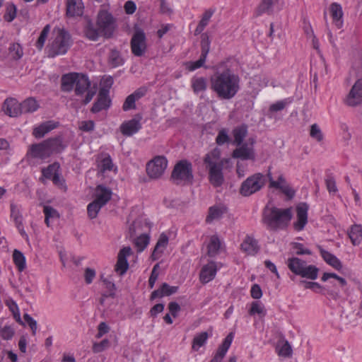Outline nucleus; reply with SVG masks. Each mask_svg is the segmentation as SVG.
<instances>
[{"label": "nucleus", "instance_id": "e433bc0d", "mask_svg": "<svg viewBox=\"0 0 362 362\" xmlns=\"http://www.w3.org/2000/svg\"><path fill=\"white\" fill-rule=\"evenodd\" d=\"M84 33L86 37L92 41H96L103 36L98 27L95 28L94 25L89 22L85 28Z\"/></svg>", "mask_w": 362, "mask_h": 362}, {"label": "nucleus", "instance_id": "680f3d73", "mask_svg": "<svg viewBox=\"0 0 362 362\" xmlns=\"http://www.w3.org/2000/svg\"><path fill=\"white\" fill-rule=\"evenodd\" d=\"M300 283L303 284L305 288L311 289L316 293H320L322 290V286L317 282L302 281Z\"/></svg>", "mask_w": 362, "mask_h": 362}, {"label": "nucleus", "instance_id": "f3484780", "mask_svg": "<svg viewBox=\"0 0 362 362\" xmlns=\"http://www.w3.org/2000/svg\"><path fill=\"white\" fill-rule=\"evenodd\" d=\"M308 206L305 203L298 204L296 207V221L293 227L296 230H301L308 223Z\"/></svg>", "mask_w": 362, "mask_h": 362}, {"label": "nucleus", "instance_id": "393cba45", "mask_svg": "<svg viewBox=\"0 0 362 362\" xmlns=\"http://www.w3.org/2000/svg\"><path fill=\"white\" fill-rule=\"evenodd\" d=\"M98 168L100 173H105L110 171H116L117 167L113 164L110 155L102 153L98 158Z\"/></svg>", "mask_w": 362, "mask_h": 362}, {"label": "nucleus", "instance_id": "bb28decb", "mask_svg": "<svg viewBox=\"0 0 362 362\" xmlns=\"http://www.w3.org/2000/svg\"><path fill=\"white\" fill-rule=\"evenodd\" d=\"M84 6L81 0H66V15L69 17L81 16Z\"/></svg>", "mask_w": 362, "mask_h": 362}, {"label": "nucleus", "instance_id": "a19ab883", "mask_svg": "<svg viewBox=\"0 0 362 362\" xmlns=\"http://www.w3.org/2000/svg\"><path fill=\"white\" fill-rule=\"evenodd\" d=\"M276 351L279 356L290 357L292 354V348L287 341H280L276 346Z\"/></svg>", "mask_w": 362, "mask_h": 362}, {"label": "nucleus", "instance_id": "4d7b16f0", "mask_svg": "<svg viewBox=\"0 0 362 362\" xmlns=\"http://www.w3.org/2000/svg\"><path fill=\"white\" fill-rule=\"evenodd\" d=\"M310 135L317 141H321L323 139V134L322 131L319 126L316 124H314L310 127Z\"/></svg>", "mask_w": 362, "mask_h": 362}, {"label": "nucleus", "instance_id": "58836bf2", "mask_svg": "<svg viewBox=\"0 0 362 362\" xmlns=\"http://www.w3.org/2000/svg\"><path fill=\"white\" fill-rule=\"evenodd\" d=\"M38 108V103L33 98H28L21 103V114L33 112Z\"/></svg>", "mask_w": 362, "mask_h": 362}, {"label": "nucleus", "instance_id": "f257e3e1", "mask_svg": "<svg viewBox=\"0 0 362 362\" xmlns=\"http://www.w3.org/2000/svg\"><path fill=\"white\" fill-rule=\"evenodd\" d=\"M210 81L211 88L221 99L234 98L240 88V76L229 69L216 72Z\"/></svg>", "mask_w": 362, "mask_h": 362}, {"label": "nucleus", "instance_id": "6e6552de", "mask_svg": "<svg viewBox=\"0 0 362 362\" xmlns=\"http://www.w3.org/2000/svg\"><path fill=\"white\" fill-rule=\"evenodd\" d=\"M76 95L81 97L85 104L88 103L93 99L96 93V88L91 87V83L88 78L79 74L74 88Z\"/></svg>", "mask_w": 362, "mask_h": 362}, {"label": "nucleus", "instance_id": "69168bd1", "mask_svg": "<svg viewBox=\"0 0 362 362\" xmlns=\"http://www.w3.org/2000/svg\"><path fill=\"white\" fill-rule=\"evenodd\" d=\"M25 321L28 323L29 327H30L33 334H35L37 329V324L36 320H35L31 316L28 314H25L23 316Z\"/></svg>", "mask_w": 362, "mask_h": 362}, {"label": "nucleus", "instance_id": "c85d7f7f", "mask_svg": "<svg viewBox=\"0 0 362 362\" xmlns=\"http://www.w3.org/2000/svg\"><path fill=\"white\" fill-rule=\"evenodd\" d=\"M57 127V124L53 121H47L33 128V135L37 138H42L45 134Z\"/></svg>", "mask_w": 362, "mask_h": 362}, {"label": "nucleus", "instance_id": "13d9d810", "mask_svg": "<svg viewBox=\"0 0 362 362\" xmlns=\"http://www.w3.org/2000/svg\"><path fill=\"white\" fill-rule=\"evenodd\" d=\"M329 279H336L339 283V284L341 286H344L346 284V280L344 278L337 276L334 273L325 272V273L323 274L321 279H322V281H327Z\"/></svg>", "mask_w": 362, "mask_h": 362}, {"label": "nucleus", "instance_id": "9b49d317", "mask_svg": "<svg viewBox=\"0 0 362 362\" xmlns=\"http://www.w3.org/2000/svg\"><path fill=\"white\" fill-rule=\"evenodd\" d=\"M167 166L168 160L164 156H156L146 165L147 175L152 179H158L163 175Z\"/></svg>", "mask_w": 362, "mask_h": 362}, {"label": "nucleus", "instance_id": "5701e85b", "mask_svg": "<svg viewBox=\"0 0 362 362\" xmlns=\"http://www.w3.org/2000/svg\"><path fill=\"white\" fill-rule=\"evenodd\" d=\"M112 192L111 189L103 185H98L94 192V199L102 205H105L111 199Z\"/></svg>", "mask_w": 362, "mask_h": 362}, {"label": "nucleus", "instance_id": "0eeeda50", "mask_svg": "<svg viewBox=\"0 0 362 362\" xmlns=\"http://www.w3.org/2000/svg\"><path fill=\"white\" fill-rule=\"evenodd\" d=\"M171 177L177 185L191 183L193 180L192 165L186 160L177 163L173 170Z\"/></svg>", "mask_w": 362, "mask_h": 362}, {"label": "nucleus", "instance_id": "774afa93", "mask_svg": "<svg viewBox=\"0 0 362 362\" xmlns=\"http://www.w3.org/2000/svg\"><path fill=\"white\" fill-rule=\"evenodd\" d=\"M109 341L107 339H104L99 343H95L93 346V350L95 353H99L107 349Z\"/></svg>", "mask_w": 362, "mask_h": 362}, {"label": "nucleus", "instance_id": "ddd939ff", "mask_svg": "<svg viewBox=\"0 0 362 362\" xmlns=\"http://www.w3.org/2000/svg\"><path fill=\"white\" fill-rule=\"evenodd\" d=\"M254 144L255 140L249 139L246 143L241 144L233 151V157L242 160H255Z\"/></svg>", "mask_w": 362, "mask_h": 362}, {"label": "nucleus", "instance_id": "aec40b11", "mask_svg": "<svg viewBox=\"0 0 362 362\" xmlns=\"http://www.w3.org/2000/svg\"><path fill=\"white\" fill-rule=\"evenodd\" d=\"M111 100L107 93V89L105 88H101L99 91L98 98L97 101L94 103L92 107L93 112H98L102 110L107 109L110 105Z\"/></svg>", "mask_w": 362, "mask_h": 362}, {"label": "nucleus", "instance_id": "8fccbe9b", "mask_svg": "<svg viewBox=\"0 0 362 362\" xmlns=\"http://www.w3.org/2000/svg\"><path fill=\"white\" fill-rule=\"evenodd\" d=\"M103 206H104V205H102V204L94 199L87 206L88 216L92 219L96 218L98 212Z\"/></svg>", "mask_w": 362, "mask_h": 362}, {"label": "nucleus", "instance_id": "cd10ccee", "mask_svg": "<svg viewBox=\"0 0 362 362\" xmlns=\"http://www.w3.org/2000/svg\"><path fill=\"white\" fill-rule=\"evenodd\" d=\"M168 241L169 238L165 233H163L160 235L158 242L151 254V258L153 260L158 259L162 256L168 245Z\"/></svg>", "mask_w": 362, "mask_h": 362}, {"label": "nucleus", "instance_id": "5fc2aeb1", "mask_svg": "<svg viewBox=\"0 0 362 362\" xmlns=\"http://www.w3.org/2000/svg\"><path fill=\"white\" fill-rule=\"evenodd\" d=\"M149 243V237L142 234L135 240V245L139 252L143 251Z\"/></svg>", "mask_w": 362, "mask_h": 362}, {"label": "nucleus", "instance_id": "423d86ee", "mask_svg": "<svg viewBox=\"0 0 362 362\" xmlns=\"http://www.w3.org/2000/svg\"><path fill=\"white\" fill-rule=\"evenodd\" d=\"M287 265L293 273L303 278L311 280H315L317 278L318 269L314 265L308 264L305 261L298 257L288 259Z\"/></svg>", "mask_w": 362, "mask_h": 362}, {"label": "nucleus", "instance_id": "4c0bfd02", "mask_svg": "<svg viewBox=\"0 0 362 362\" xmlns=\"http://www.w3.org/2000/svg\"><path fill=\"white\" fill-rule=\"evenodd\" d=\"M247 134V127L245 125H241L235 127L233 130V136L234 138L233 143L237 146H240Z\"/></svg>", "mask_w": 362, "mask_h": 362}, {"label": "nucleus", "instance_id": "e2e57ef3", "mask_svg": "<svg viewBox=\"0 0 362 362\" xmlns=\"http://www.w3.org/2000/svg\"><path fill=\"white\" fill-rule=\"evenodd\" d=\"M229 141L228 131L226 129H222L219 131L218 136L216 139V142L218 145H223Z\"/></svg>", "mask_w": 362, "mask_h": 362}, {"label": "nucleus", "instance_id": "bf43d9fd", "mask_svg": "<svg viewBox=\"0 0 362 362\" xmlns=\"http://www.w3.org/2000/svg\"><path fill=\"white\" fill-rule=\"evenodd\" d=\"M16 16V8L13 4H8L6 6V11L4 14V19L8 21H12Z\"/></svg>", "mask_w": 362, "mask_h": 362}, {"label": "nucleus", "instance_id": "6e6d98bb", "mask_svg": "<svg viewBox=\"0 0 362 362\" xmlns=\"http://www.w3.org/2000/svg\"><path fill=\"white\" fill-rule=\"evenodd\" d=\"M206 57H204L203 56H200L199 59H198L196 62H188L185 64L186 68L189 71H193L202 66L206 62Z\"/></svg>", "mask_w": 362, "mask_h": 362}, {"label": "nucleus", "instance_id": "c03bdc74", "mask_svg": "<svg viewBox=\"0 0 362 362\" xmlns=\"http://www.w3.org/2000/svg\"><path fill=\"white\" fill-rule=\"evenodd\" d=\"M13 260L19 271L25 269V257L21 252L18 250H14L13 253Z\"/></svg>", "mask_w": 362, "mask_h": 362}, {"label": "nucleus", "instance_id": "f8f14e48", "mask_svg": "<svg viewBox=\"0 0 362 362\" xmlns=\"http://www.w3.org/2000/svg\"><path fill=\"white\" fill-rule=\"evenodd\" d=\"M284 4V0H262L256 8L254 15L259 17L264 13L273 14L276 11H281Z\"/></svg>", "mask_w": 362, "mask_h": 362}, {"label": "nucleus", "instance_id": "4468645a", "mask_svg": "<svg viewBox=\"0 0 362 362\" xmlns=\"http://www.w3.org/2000/svg\"><path fill=\"white\" fill-rule=\"evenodd\" d=\"M345 103L352 107L362 103V79L356 81L348 94Z\"/></svg>", "mask_w": 362, "mask_h": 362}, {"label": "nucleus", "instance_id": "4be33fe9", "mask_svg": "<svg viewBox=\"0 0 362 362\" xmlns=\"http://www.w3.org/2000/svg\"><path fill=\"white\" fill-rule=\"evenodd\" d=\"M233 339V334L230 333L223 340L221 345L218 347L213 358L210 362H221L229 349Z\"/></svg>", "mask_w": 362, "mask_h": 362}, {"label": "nucleus", "instance_id": "7ed1b4c3", "mask_svg": "<svg viewBox=\"0 0 362 362\" xmlns=\"http://www.w3.org/2000/svg\"><path fill=\"white\" fill-rule=\"evenodd\" d=\"M292 217L291 209H278L267 206L264 210V223L271 229L286 227Z\"/></svg>", "mask_w": 362, "mask_h": 362}, {"label": "nucleus", "instance_id": "a878e982", "mask_svg": "<svg viewBox=\"0 0 362 362\" xmlns=\"http://www.w3.org/2000/svg\"><path fill=\"white\" fill-rule=\"evenodd\" d=\"M329 11L334 25L338 28L343 26V10L341 6L338 3H332L329 6Z\"/></svg>", "mask_w": 362, "mask_h": 362}, {"label": "nucleus", "instance_id": "f03ea898", "mask_svg": "<svg viewBox=\"0 0 362 362\" xmlns=\"http://www.w3.org/2000/svg\"><path fill=\"white\" fill-rule=\"evenodd\" d=\"M224 161L225 160L221 158L218 148L213 149L204 157L203 163L209 174V181L214 187H219L224 182L223 173Z\"/></svg>", "mask_w": 362, "mask_h": 362}, {"label": "nucleus", "instance_id": "c756f323", "mask_svg": "<svg viewBox=\"0 0 362 362\" xmlns=\"http://www.w3.org/2000/svg\"><path fill=\"white\" fill-rule=\"evenodd\" d=\"M78 75V73H69L63 75L61 84L62 90L64 92H70L75 88Z\"/></svg>", "mask_w": 362, "mask_h": 362}, {"label": "nucleus", "instance_id": "79ce46f5", "mask_svg": "<svg viewBox=\"0 0 362 362\" xmlns=\"http://www.w3.org/2000/svg\"><path fill=\"white\" fill-rule=\"evenodd\" d=\"M208 337V333L206 332L197 334L193 339L192 346V349L194 351H198L202 346L206 344Z\"/></svg>", "mask_w": 362, "mask_h": 362}, {"label": "nucleus", "instance_id": "2f4dec72", "mask_svg": "<svg viewBox=\"0 0 362 362\" xmlns=\"http://www.w3.org/2000/svg\"><path fill=\"white\" fill-rule=\"evenodd\" d=\"M320 251L322 257L328 264L337 270L342 269L341 261L335 255L322 248Z\"/></svg>", "mask_w": 362, "mask_h": 362}, {"label": "nucleus", "instance_id": "473e14b6", "mask_svg": "<svg viewBox=\"0 0 362 362\" xmlns=\"http://www.w3.org/2000/svg\"><path fill=\"white\" fill-rule=\"evenodd\" d=\"M349 237L354 245H358L362 242V226H352L349 231Z\"/></svg>", "mask_w": 362, "mask_h": 362}, {"label": "nucleus", "instance_id": "6ab92c4d", "mask_svg": "<svg viewBox=\"0 0 362 362\" xmlns=\"http://www.w3.org/2000/svg\"><path fill=\"white\" fill-rule=\"evenodd\" d=\"M131 248L129 247H123L119 252L117 262L115 265V271L119 275H123L128 269L129 264L127 262V257L131 254Z\"/></svg>", "mask_w": 362, "mask_h": 362}, {"label": "nucleus", "instance_id": "de8ad7c7", "mask_svg": "<svg viewBox=\"0 0 362 362\" xmlns=\"http://www.w3.org/2000/svg\"><path fill=\"white\" fill-rule=\"evenodd\" d=\"M293 100L291 98H285L281 100L276 101L269 106V111L270 112H276L282 110L287 105L292 103Z\"/></svg>", "mask_w": 362, "mask_h": 362}, {"label": "nucleus", "instance_id": "1a4fd4ad", "mask_svg": "<svg viewBox=\"0 0 362 362\" xmlns=\"http://www.w3.org/2000/svg\"><path fill=\"white\" fill-rule=\"evenodd\" d=\"M97 27L102 33L103 37H110L115 28V21L112 14L106 10H100L97 16Z\"/></svg>", "mask_w": 362, "mask_h": 362}, {"label": "nucleus", "instance_id": "a211bd4d", "mask_svg": "<svg viewBox=\"0 0 362 362\" xmlns=\"http://www.w3.org/2000/svg\"><path fill=\"white\" fill-rule=\"evenodd\" d=\"M141 117L136 115L134 118L123 122L120 127L121 132L128 136L136 133L141 128Z\"/></svg>", "mask_w": 362, "mask_h": 362}, {"label": "nucleus", "instance_id": "09e8293b", "mask_svg": "<svg viewBox=\"0 0 362 362\" xmlns=\"http://www.w3.org/2000/svg\"><path fill=\"white\" fill-rule=\"evenodd\" d=\"M8 54L13 59H19L23 55V48L18 43H13L9 47Z\"/></svg>", "mask_w": 362, "mask_h": 362}, {"label": "nucleus", "instance_id": "dca6fc26", "mask_svg": "<svg viewBox=\"0 0 362 362\" xmlns=\"http://www.w3.org/2000/svg\"><path fill=\"white\" fill-rule=\"evenodd\" d=\"M131 47L134 55L138 57L143 55L146 49L145 35L143 32L138 31L133 35Z\"/></svg>", "mask_w": 362, "mask_h": 362}, {"label": "nucleus", "instance_id": "338daca9", "mask_svg": "<svg viewBox=\"0 0 362 362\" xmlns=\"http://www.w3.org/2000/svg\"><path fill=\"white\" fill-rule=\"evenodd\" d=\"M161 288L163 291V294L164 296L172 295L173 293H175L178 290L177 286H171L166 283L163 284V285L161 286Z\"/></svg>", "mask_w": 362, "mask_h": 362}, {"label": "nucleus", "instance_id": "39448f33", "mask_svg": "<svg viewBox=\"0 0 362 362\" xmlns=\"http://www.w3.org/2000/svg\"><path fill=\"white\" fill-rule=\"evenodd\" d=\"M60 141L57 139L45 140L30 146L28 155L33 158L45 160L58 151Z\"/></svg>", "mask_w": 362, "mask_h": 362}, {"label": "nucleus", "instance_id": "b1692460", "mask_svg": "<svg viewBox=\"0 0 362 362\" xmlns=\"http://www.w3.org/2000/svg\"><path fill=\"white\" fill-rule=\"evenodd\" d=\"M2 109L4 113L10 117H18L21 114V103L14 98L6 99Z\"/></svg>", "mask_w": 362, "mask_h": 362}, {"label": "nucleus", "instance_id": "f704fd0d", "mask_svg": "<svg viewBox=\"0 0 362 362\" xmlns=\"http://www.w3.org/2000/svg\"><path fill=\"white\" fill-rule=\"evenodd\" d=\"M191 86L196 94L203 93L207 88V80L204 77H193L191 80Z\"/></svg>", "mask_w": 362, "mask_h": 362}, {"label": "nucleus", "instance_id": "052dcab7", "mask_svg": "<svg viewBox=\"0 0 362 362\" xmlns=\"http://www.w3.org/2000/svg\"><path fill=\"white\" fill-rule=\"evenodd\" d=\"M15 334L14 329L11 325H5L2 327L1 339L4 340H10Z\"/></svg>", "mask_w": 362, "mask_h": 362}, {"label": "nucleus", "instance_id": "864d4df0", "mask_svg": "<svg viewBox=\"0 0 362 362\" xmlns=\"http://www.w3.org/2000/svg\"><path fill=\"white\" fill-rule=\"evenodd\" d=\"M51 27L49 25H46L44 28L42 29L37 42H36V47L39 49H42V48L44 47V45L45 43V41L47 38V36L50 32Z\"/></svg>", "mask_w": 362, "mask_h": 362}, {"label": "nucleus", "instance_id": "412c9836", "mask_svg": "<svg viewBox=\"0 0 362 362\" xmlns=\"http://www.w3.org/2000/svg\"><path fill=\"white\" fill-rule=\"evenodd\" d=\"M268 178L269 181V187L279 189L288 197H292L294 194L293 190H292L287 185L281 174L278 176L276 181L274 180L270 173H268Z\"/></svg>", "mask_w": 362, "mask_h": 362}, {"label": "nucleus", "instance_id": "9d476101", "mask_svg": "<svg viewBox=\"0 0 362 362\" xmlns=\"http://www.w3.org/2000/svg\"><path fill=\"white\" fill-rule=\"evenodd\" d=\"M265 177L261 173H256L246 179L240 187V192L243 196H250L259 189L264 185Z\"/></svg>", "mask_w": 362, "mask_h": 362}, {"label": "nucleus", "instance_id": "2eb2a0df", "mask_svg": "<svg viewBox=\"0 0 362 362\" xmlns=\"http://www.w3.org/2000/svg\"><path fill=\"white\" fill-rule=\"evenodd\" d=\"M221 267V263L209 262L204 265L200 272L199 279L202 284H206L212 281L216 274L217 271Z\"/></svg>", "mask_w": 362, "mask_h": 362}, {"label": "nucleus", "instance_id": "a18cd8bd", "mask_svg": "<svg viewBox=\"0 0 362 362\" xmlns=\"http://www.w3.org/2000/svg\"><path fill=\"white\" fill-rule=\"evenodd\" d=\"M251 315H258L259 317L266 315V310L264 305L259 301H254L251 304V308L249 311Z\"/></svg>", "mask_w": 362, "mask_h": 362}, {"label": "nucleus", "instance_id": "603ef678", "mask_svg": "<svg viewBox=\"0 0 362 362\" xmlns=\"http://www.w3.org/2000/svg\"><path fill=\"white\" fill-rule=\"evenodd\" d=\"M59 164L57 163L51 164L47 168L42 170V175L46 178L51 180L55 175L59 173Z\"/></svg>", "mask_w": 362, "mask_h": 362}, {"label": "nucleus", "instance_id": "37998d69", "mask_svg": "<svg viewBox=\"0 0 362 362\" xmlns=\"http://www.w3.org/2000/svg\"><path fill=\"white\" fill-rule=\"evenodd\" d=\"M43 212L45 216V222L47 226H50L51 221L57 220L59 218L58 212L52 206H44Z\"/></svg>", "mask_w": 362, "mask_h": 362}, {"label": "nucleus", "instance_id": "72a5a7b5", "mask_svg": "<svg viewBox=\"0 0 362 362\" xmlns=\"http://www.w3.org/2000/svg\"><path fill=\"white\" fill-rule=\"evenodd\" d=\"M221 243L217 235H212L207 245V254L210 257H215L219 252Z\"/></svg>", "mask_w": 362, "mask_h": 362}, {"label": "nucleus", "instance_id": "c9c22d12", "mask_svg": "<svg viewBox=\"0 0 362 362\" xmlns=\"http://www.w3.org/2000/svg\"><path fill=\"white\" fill-rule=\"evenodd\" d=\"M226 209L221 205L212 206L209 209V214L206 216V222L210 223L220 218L225 213Z\"/></svg>", "mask_w": 362, "mask_h": 362}, {"label": "nucleus", "instance_id": "49530a36", "mask_svg": "<svg viewBox=\"0 0 362 362\" xmlns=\"http://www.w3.org/2000/svg\"><path fill=\"white\" fill-rule=\"evenodd\" d=\"M11 217L13 220L16 225L23 223V216L21 214V207L13 203L11 204Z\"/></svg>", "mask_w": 362, "mask_h": 362}, {"label": "nucleus", "instance_id": "20e7f679", "mask_svg": "<svg viewBox=\"0 0 362 362\" xmlns=\"http://www.w3.org/2000/svg\"><path fill=\"white\" fill-rule=\"evenodd\" d=\"M71 45V40L69 33L63 29L54 30L53 35L47 45V55L54 57L67 52Z\"/></svg>", "mask_w": 362, "mask_h": 362}, {"label": "nucleus", "instance_id": "0e129e2a", "mask_svg": "<svg viewBox=\"0 0 362 362\" xmlns=\"http://www.w3.org/2000/svg\"><path fill=\"white\" fill-rule=\"evenodd\" d=\"M136 101V100L134 98V95H129V96H127V98H126V100L123 104V106H122L123 110L124 111H127L131 109L135 108V102Z\"/></svg>", "mask_w": 362, "mask_h": 362}, {"label": "nucleus", "instance_id": "3c124183", "mask_svg": "<svg viewBox=\"0 0 362 362\" xmlns=\"http://www.w3.org/2000/svg\"><path fill=\"white\" fill-rule=\"evenodd\" d=\"M123 59L119 52L115 49L111 50L109 55V63L112 67H117L123 64Z\"/></svg>", "mask_w": 362, "mask_h": 362}, {"label": "nucleus", "instance_id": "7c9ffc66", "mask_svg": "<svg viewBox=\"0 0 362 362\" xmlns=\"http://www.w3.org/2000/svg\"><path fill=\"white\" fill-rule=\"evenodd\" d=\"M240 246L241 250L249 255H254L259 250L257 242L250 236H246Z\"/></svg>", "mask_w": 362, "mask_h": 362}, {"label": "nucleus", "instance_id": "ea45409f", "mask_svg": "<svg viewBox=\"0 0 362 362\" xmlns=\"http://www.w3.org/2000/svg\"><path fill=\"white\" fill-rule=\"evenodd\" d=\"M213 13L214 11L212 10H207L204 13L201 21L194 30V34L196 35L200 34L204 30L213 16Z\"/></svg>", "mask_w": 362, "mask_h": 362}]
</instances>
